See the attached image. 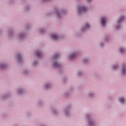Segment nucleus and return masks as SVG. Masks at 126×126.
<instances>
[{
    "label": "nucleus",
    "instance_id": "obj_8",
    "mask_svg": "<svg viewBox=\"0 0 126 126\" xmlns=\"http://www.w3.org/2000/svg\"><path fill=\"white\" fill-rule=\"evenodd\" d=\"M75 56H76L75 53H74V54H72V55L70 56V59H74Z\"/></svg>",
    "mask_w": 126,
    "mask_h": 126
},
{
    "label": "nucleus",
    "instance_id": "obj_5",
    "mask_svg": "<svg viewBox=\"0 0 126 126\" xmlns=\"http://www.w3.org/2000/svg\"><path fill=\"white\" fill-rule=\"evenodd\" d=\"M125 19V18L124 17H121V18H119L118 20V23H120V22H122Z\"/></svg>",
    "mask_w": 126,
    "mask_h": 126
},
{
    "label": "nucleus",
    "instance_id": "obj_17",
    "mask_svg": "<svg viewBox=\"0 0 126 126\" xmlns=\"http://www.w3.org/2000/svg\"><path fill=\"white\" fill-rule=\"evenodd\" d=\"M89 1H90V0H89Z\"/></svg>",
    "mask_w": 126,
    "mask_h": 126
},
{
    "label": "nucleus",
    "instance_id": "obj_14",
    "mask_svg": "<svg viewBox=\"0 0 126 126\" xmlns=\"http://www.w3.org/2000/svg\"><path fill=\"white\" fill-rule=\"evenodd\" d=\"M57 57H58V56L57 55H55V58H57Z\"/></svg>",
    "mask_w": 126,
    "mask_h": 126
},
{
    "label": "nucleus",
    "instance_id": "obj_10",
    "mask_svg": "<svg viewBox=\"0 0 126 126\" xmlns=\"http://www.w3.org/2000/svg\"><path fill=\"white\" fill-rule=\"evenodd\" d=\"M85 28H89L90 27V25L88 24H86Z\"/></svg>",
    "mask_w": 126,
    "mask_h": 126
},
{
    "label": "nucleus",
    "instance_id": "obj_9",
    "mask_svg": "<svg viewBox=\"0 0 126 126\" xmlns=\"http://www.w3.org/2000/svg\"><path fill=\"white\" fill-rule=\"evenodd\" d=\"M54 66H56V67L59 66V63H57V62H55L54 63Z\"/></svg>",
    "mask_w": 126,
    "mask_h": 126
},
{
    "label": "nucleus",
    "instance_id": "obj_16",
    "mask_svg": "<svg viewBox=\"0 0 126 126\" xmlns=\"http://www.w3.org/2000/svg\"><path fill=\"white\" fill-rule=\"evenodd\" d=\"M33 64H34V65H35V64H36V63H33Z\"/></svg>",
    "mask_w": 126,
    "mask_h": 126
},
{
    "label": "nucleus",
    "instance_id": "obj_4",
    "mask_svg": "<svg viewBox=\"0 0 126 126\" xmlns=\"http://www.w3.org/2000/svg\"><path fill=\"white\" fill-rule=\"evenodd\" d=\"M35 54H36V56H37L38 58H40V57L42 56L41 52H40L39 51H36L35 52Z\"/></svg>",
    "mask_w": 126,
    "mask_h": 126
},
{
    "label": "nucleus",
    "instance_id": "obj_11",
    "mask_svg": "<svg viewBox=\"0 0 126 126\" xmlns=\"http://www.w3.org/2000/svg\"><path fill=\"white\" fill-rule=\"evenodd\" d=\"M120 52H121L122 53H123V52H124V49H123V48H120Z\"/></svg>",
    "mask_w": 126,
    "mask_h": 126
},
{
    "label": "nucleus",
    "instance_id": "obj_6",
    "mask_svg": "<svg viewBox=\"0 0 126 126\" xmlns=\"http://www.w3.org/2000/svg\"><path fill=\"white\" fill-rule=\"evenodd\" d=\"M125 101L126 100H125V98H120V102H121V103H125Z\"/></svg>",
    "mask_w": 126,
    "mask_h": 126
},
{
    "label": "nucleus",
    "instance_id": "obj_3",
    "mask_svg": "<svg viewBox=\"0 0 126 126\" xmlns=\"http://www.w3.org/2000/svg\"><path fill=\"white\" fill-rule=\"evenodd\" d=\"M51 37L53 40H58L59 39V36L57 34H53L51 35Z\"/></svg>",
    "mask_w": 126,
    "mask_h": 126
},
{
    "label": "nucleus",
    "instance_id": "obj_7",
    "mask_svg": "<svg viewBox=\"0 0 126 126\" xmlns=\"http://www.w3.org/2000/svg\"><path fill=\"white\" fill-rule=\"evenodd\" d=\"M126 68H125V67H123V68L122 69V73H123V74H126Z\"/></svg>",
    "mask_w": 126,
    "mask_h": 126
},
{
    "label": "nucleus",
    "instance_id": "obj_12",
    "mask_svg": "<svg viewBox=\"0 0 126 126\" xmlns=\"http://www.w3.org/2000/svg\"><path fill=\"white\" fill-rule=\"evenodd\" d=\"M118 68V66L117 65H115V66H114V69H117Z\"/></svg>",
    "mask_w": 126,
    "mask_h": 126
},
{
    "label": "nucleus",
    "instance_id": "obj_15",
    "mask_svg": "<svg viewBox=\"0 0 126 126\" xmlns=\"http://www.w3.org/2000/svg\"><path fill=\"white\" fill-rule=\"evenodd\" d=\"M120 28H119V26H117V29H119Z\"/></svg>",
    "mask_w": 126,
    "mask_h": 126
},
{
    "label": "nucleus",
    "instance_id": "obj_13",
    "mask_svg": "<svg viewBox=\"0 0 126 126\" xmlns=\"http://www.w3.org/2000/svg\"><path fill=\"white\" fill-rule=\"evenodd\" d=\"M20 59H21V56H19L18 57V60H20Z\"/></svg>",
    "mask_w": 126,
    "mask_h": 126
},
{
    "label": "nucleus",
    "instance_id": "obj_1",
    "mask_svg": "<svg viewBox=\"0 0 126 126\" xmlns=\"http://www.w3.org/2000/svg\"><path fill=\"white\" fill-rule=\"evenodd\" d=\"M86 10H87V8H86L84 6L79 7L78 9V12L79 14H80L81 12H85Z\"/></svg>",
    "mask_w": 126,
    "mask_h": 126
},
{
    "label": "nucleus",
    "instance_id": "obj_2",
    "mask_svg": "<svg viewBox=\"0 0 126 126\" xmlns=\"http://www.w3.org/2000/svg\"><path fill=\"white\" fill-rule=\"evenodd\" d=\"M101 25L105 26L106 24V18H102L101 21Z\"/></svg>",
    "mask_w": 126,
    "mask_h": 126
}]
</instances>
